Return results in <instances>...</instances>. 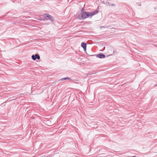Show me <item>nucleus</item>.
Masks as SVG:
<instances>
[{
	"label": "nucleus",
	"instance_id": "1",
	"mask_svg": "<svg viewBox=\"0 0 157 157\" xmlns=\"http://www.w3.org/2000/svg\"><path fill=\"white\" fill-rule=\"evenodd\" d=\"M88 17V12L82 11L81 14H79L78 18L79 19H82Z\"/></svg>",
	"mask_w": 157,
	"mask_h": 157
},
{
	"label": "nucleus",
	"instance_id": "2",
	"mask_svg": "<svg viewBox=\"0 0 157 157\" xmlns=\"http://www.w3.org/2000/svg\"><path fill=\"white\" fill-rule=\"evenodd\" d=\"M98 12V10H95L94 11L91 12L90 13L88 12V17H91L97 14Z\"/></svg>",
	"mask_w": 157,
	"mask_h": 157
},
{
	"label": "nucleus",
	"instance_id": "3",
	"mask_svg": "<svg viewBox=\"0 0 157 157\" xmlns=\"http://www.w3.org/2000/svg\"><path fill=\"white\" fill-rule=\"evenodd\" d=\"M32 58L34 60H36V59H40V56L37 54H36L35 55H32Z\"/></svg>",
	"mask_w": 157,
	"mask_h": 157
},
{
	"label": "nucleus",
	"instance_id": "4",
	"mask_svg": "<svg viewBox=\"0 0 157 157\" xmlns=\"http://www.w3.org/2000/svg\"><path fill=\"white\" fill-rule=\"evenodd\" d=\"M96 56L100 58H103L105 57V55L104 54L101 53L97 55Z\"/></svg>",
	"mask_w": 157,
	"mask_h": 157
},
{
	"label": "nucleus",
	"instance_id": "5",
	"mask_svg": "<svg viewBox=\"0 0 157 157\" xmlns=\"http://www.w3.org/2000/svg\"><path fill=\"white\" fill-rule=\"evenodd\" d=\"M81 46L83 48L85 51L86 50V43H82L81 44Z\"/></svg>",
	"mask_w": 157,
	"mask_h": 157
},
{
	"label": "nucleus",
	"instance_id": "6",
	"mask_svg": "<svg viewBox=\"0 0 157 157\" xmlns=\"http://www.w3.org/2000/svg\"><path fill=\"white\" fill-rule=\"evenodd\" d=\"M71 79L69 77H65L61 78L59 80L60 81H63L66 80H70Z\"/></svg>",
	"mask_w": 157,
	"mask_h": 157
},
{
	"label": "nucleus",
	"instance_id": "7",
	"mask_svg": "<svg viewBox=\"0 0 157 157\" xmlns=\"http://www.w3.org/2000/svg\"><path fill=\"white\" fill-rule=\"evenodd\" d=\"M44 15L46 17H48L49 19H52V16H50L49 15H47L46 14H44Z\"/></svg>",
	"mask_w": 157,
	"mask_h": 157
},
{
	"label": "nucleus",
	"instance_id": "8",
	"mask_svg": "<svg viewBox=\"0 0 157 157\" xmlns=\"http://www.w3.org/2000/svg\"><path fill=\"white\" fill-rule=\"evenodd\" d=\"M132 157H136V156H133Z\"/></svg>",
	"mask_w": 157,
	"mask_h": 157
}]
</instances>
